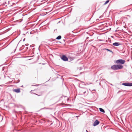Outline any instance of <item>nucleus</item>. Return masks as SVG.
<instances>
[{
  "mask_svg": "<svg viewBox=\"0 0 132 132\" xmlns=\"http://www.w3.org/2000/svg\"><path fill=\"white\" fill-rule=\"evenodd\" d=\"M79 94L87 95L88 94V91L86 88H82L79 89Z\"/></svg>",
  "mask_w": 132,
  "mask_h": 132,
  "instance_id": "1",
  "label": "nucleus"
},
{
  "mask_svg": "<svg viewBox=\"0 0 132 132\" xmlns=\"http://www.w3.org/2000/svg\"><path fill=\"white\" fill-rule=\"evenodd\" d=\"M123 66L121 65H115L112 66L111 68L113 70H117L122 69Z\"/></svg>",
  "mask_w": 132,
  "mask_h": 132,
  "instance_id": "2",
  "label": "nucleus"
},
{
  "mask_svg": "<svg viewBox=\"0 0 132 132\" xmlns=\"http://www.w3.org/2000/svg\"><path fill=\"white\" fill-rule=\"evenodd\" d=\"M125 62L124 60L122 59H119L116 61V63L117 64H123Z\"/></svg>",
  "mask_w": 132,
  "mask_h": 132,
  "instance_id": "3",
  "label": "nucleus"
},
{
  "mask_svg": "<svg viewBox=\"0 0 132 132\" xmlns=\"http://www.w3.org/2000/svg\"><path fill=\"white\" fill-rule=\"evenodd\" d=\"M61 59L63 61H66L68 60V58L65 55H63L61 57Z\"/></svg>",
  "mask_w": 132,
  "mask_h": 132,
  "instance_id": "4",
  "label": "nucleus"
},
{
  "mask_svg": "<svg viewBox=\"0 0 132 132\" xmlns=\"http://www.w3.org/2000/svg\"><path fill=\"white\" fill-rule=\"evenodd\" d=\"M122 85L127 86H132V83L124 82L122 83Z\"/></svg>",
  "mask_w": 132,
  "mask_h": 132,
  "instance_id": "5",
  "label": "nucleus"
},
{
  "mask_svg": "<svg viewBox=\"0 0 132 132\" xmlns=\"http://www.w3.org/2000/svg\"><path fill=\"white\" fill-rule=\"evenodd\" d=\"M100 123V122L96 120L94 123L93 124V126H96L98 125Z\"/></svg>",
  "mask_w": 132,
  "mask_h": 132,
  "instance_id": "6",
  "label": "nucleus"
},
{
  "mask_svg": "<svg viewBox=\"0 0 132 132\" xmlns=\"http://www.w3.org/2000/svg\"><path fill=\"white\" fill-rule=\"evenodd\" d=\"M112 44L113 46H117L119 45L120 44L119 42H115L113 43Z\"/></svg>",
  "mask_w": 132,
  "mask_h": 132,
  "instance_id": "7",
  "label": "nucleus"
},
{
  "mask_svg": "<svg viewBox=\"0 0 132 132\" xmlns=\"http://www.w3.org/2000/svg\"><path fill=\"white\" fill-rule=\"evenodd\" d=\"M14 91L16 93H18L20 92L19 89H15L14 90Z\"/></svg>",
  "mask_w": 132,
  "mask_h": 132,
  "instance_id": "8",
  "label": "nucleus"
},
{
  "mask_svg": "<svg viewBox=\"0 0 132 132\" xmlns=\"http://www.w3.org/2000/svg\"><path fill=\"white\" fill-rule=\"evenodd\" d=\"M99 110L100 111L103 113L105 112V111L102 108H99Z\"/></svg>",
  "mask_w": 132,
  "mask_h": 132,
  "instance_id": "9",
  "label": "nucleus"
},
{
  "mask_svg": "<svg viewBox=\"0 0 132 132\" xmlns=\"http://www.w3.org/2000/svg\"><path fill=\"white\" fill-rule=\"evenodd\" d=\"M61 38V36L60 35H59L56 38V39L57 40H59Z\"/></svg>",
  "mask_w": 132,
  "mask_h": 132,
  "instance_id": "10",
  "label": "nucleus"
},
{
  "mask_svg": "<svg viewBox=\"0 0 132 132\" xmlns=\"http://www.w3.org/2000/svg\"><path fill=\"white\" fill-rule=\"evenodd\" d=\"M104 50H107V51H109L110 52H111L112 53H113V52L111 50H110L108 49H107V48H105L104 49Z\"/></svg>",
  "mask_w": 132,
  "mask_h": 132,
  "instance_id": "11",
  "label": "nucleus"
},
{
  "mask_svg": "<svg viewBox=\"0 0 132 132\" xmlns=\"http://www.w3.org/2000/svg\"><path fill=\"white\" fill-rule=\"evenodd\" d=\"M109 2V0H108L107 1L104 3V5H105L108 3Z\"/></svg>",
  "mask_w": 132,
  "mask_h": 132,
  "instance_id": "12",
  "label": "nucleus"
},
{
  "mask_svg": "<svg viewBox=\"0 0 132 132\" xmlns=\"http://www.w3.org/2000/svg\"><path fill=\"white\" fill-rule=\"evenodd\" d=\"M28 44H26V46H28Z\"/></svg>",
  "mask_w": 132,
  "mask_h": 132,
  "instance_id": "13",
  "label": "nucleus"
},
{
  "mask_svg": "<svg viewBox=\"0 0 132 132\" xmlns=\"http://www.w3.org/2000/svg\"><path fill=\"white\" fill-rule=\"evenodd\" d=\"M79 116H76V117H78Z\"/></svg>",
  "mask_w": 132,
  "mask_h": 132,
  "instance_id": "14",
  "label": "nucleus"
},
{
  "mask_svg": "<svg viewBox=\"0 0 132 132\" xmlns=\"http://www.w3.org/2000/svg\"><path fill=\"white\" fill-rule=\"evenodd\" d=\"M86 132H88L87 130H86Z\"/></svg>",
  "mask_w": 132,
  "mask_h": 132,
  "instance_id": "15",
  "label": "nucleus"
}]
</instances>
